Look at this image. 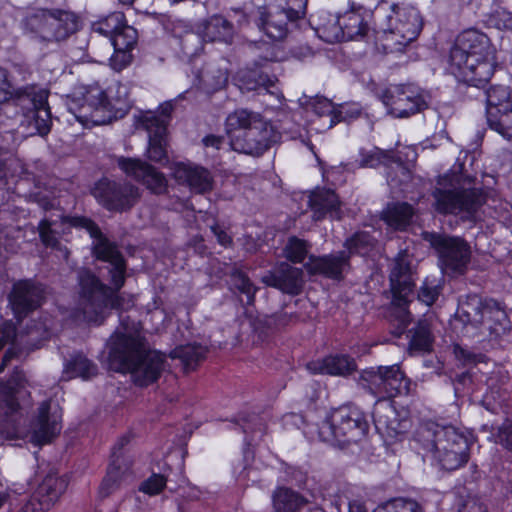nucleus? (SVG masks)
Listing matches in <instances>:
<instances>
[{"label":"nucleus","mask_w":512,"mask_h":512,"mask_svg":"<svg viewBox=\"0 0 512 512\" xmlns=\"http://www.w3.org/2000/svg\"><path fill=\"white\" fill-rule=\"evenodd\" d=\"M71 226L85 228L93 238V254L108 264L109 281L113 288L103 284L91 271L83 269L78 273L79 305L84 318L91 323L101 324L107 309H120L123 299L117 292L125 283L126 263L115 242L110 241L100 228L86 217L69 218Z\"/></svg>","instance_id":"f257e3e1"},{"label":"nucleus","mask_w":512,"mask_h":512,"mask_svg":"<svg viewBox=\"0 0 512 512\" xmlns=\"http://www.w3.org/2000/svg\"><path fill=\"white\" fill-rule=\"evenodd\" d=\"M107 347L109 369L130 373L137 386L156 382L164 369L165 355L150 350L146 339L134 328L122 325L111 335Z\"/></svg>","instance_id":"f03ea898"},{"label":"nucleus","mask_w":512,"mask_h":512,"mask_svg":"<svg viewBox=\"0 0 512 512\" xmlns=\"http://www.w3.org/2000/svg\"><path fill=\"white\" fill-rule=\"evenodd\" d=\"M448 62L458 81L484 88L495 72L496 49L485 33L469 28L456 37Z\"/></svg>","instance_id":"7ed1b4c3"},{"label":"nucleus","mask_w":512,"mask_h":512,"mask_svg":"<svg viewBox=\"0 0 512 512\" xmlns=\"http://www.w3.org/2000/svg\"><path fill=\"white\" fill-rule=\"evenodd\" d=\"M414 442L423 450V457L442 470H457L470 458L469 437L452 425L421 423L415 431Z\"/></svg>","instance_id":"20e7f679"},{"label":"nucleus","mask_w":512,"mask_h":512,"mask_svg":"<svg viewBox=\"0 0 512 512\" xmlns=\"http://www.w3.org/2000/svg\"><path fill=\"white\" fill-rule=\"evenodd\" d=\"M431 197V206L436 213L459 216L463 221H474L485 202L484 193L473 186L472 178L455 172L438 177Z\"/></svg>","instance_id":"39448f33"},{"label":"nucleus","mask_w":512,"mask_h":512,"mask_svg":"<svg viewBox=\"0 0 512 512\" xmlns=\"http://www.w3.org/2000/svg\"><path fill=\"white\" fill-rule=\"evenodd\" d=\"M457 323L469 337L483 336L497 339L509 329V320L500 304L493 299H482L480 296L468 295L460 301L456 317Z\"/></svg>","instance_id":"423d86ee"},{"label":"nucleus","mask_w":512,"mask_h":512,"mask_svg":"<svg viewBox=\"0 0 512 512\" xmlns=\"http://www.w3.org/2000/svg\"><path fill=\"white\" fill-rule=\"evenodd\" d=\"M311 434L334 446L345 447L361 441L369 430L366 414L356 405H342L333 409L317 425L309 427Z\"/></svg>","instance_id":"0eeeda50"},{"label":"nucleus","mask_w":512,"mask_h":512,"mask_svg":"<svg viewBox=\"0 0 512 512\" xmlns=\"http://www.w3.org/2000/svg\"><path fill=\"white\" fill-rule=\"evenodd\" d=\"M113 104L98 84L78 87L68 103L69 111L83 125H103L124 117L130 109L126 102Z\"/></svg>","instance_id":"6e6552de"},{"label":"nucleus","mask_w":512,"mask_h":512,"mask_svg":"<svg viewBox=\"0 0 512 512\" xmlns=\"http://www.w3.org/2000/svg\"><path fill=\"white\" fill-rule=\"evenodd\" d=\"M379 45L386 54L402 53L422 29L419 11L409 5L391 4L385 13V24Z\"/></svg>","instance_id":"1a4fd4ad"},{"label":"nucleus","mask_w":512,"mask_h":512,"mask_svg":"<svg viewBox=\"0 0 512 512\" xmlns=\"http://www.w3.org/2000/svg\"><path fill=\"white\" fill-rule=\"evenodd\" d=\"M22 22L25 31L45 42L65 40L78 29L76 15L61 9H33Z\"/></svg>","instance_id":"9d476101"},{"label":"nucleus","mask_w":512,"mask_h":512,"mask_svg":"<svg viewBox=\"0 0 512 512\" xmlns=\"http://www.w3.org/2000/svg\"><path fill=\"white\" fill-rule=\"evenodd\" d=\"M422 236L435 251L438 265L444 274L450 277L466 274L472 250L464 238L439 232H423Z\"/></svg>","instance_id":"9b49d317"},{"label":"nucleus","mask_w":512,"mask_h":512,"mask_svg":"<svg viewBox=\"0 0 512 512\" xmlns=\"http://www.w3.org/2000/svg\"><path fill=\"white\" fill-rule=\"evenodd\" d=\"M359 385L378 399L409 395L413 384L398 364L370 367L359 376Z\"/></svg>","instance_id":"f8f14e48"},{"label":"nucleus","mask_w":512,"mask_h":512,"mask_svg":"<svg viewBox=\"0 0 512 512\" xmlns=\"http://www.w3.org/2000/svg\"><path fill=\"white\" fill-rule=\"evenodd\" d=\"M92 195L107 210L122 213L131 210L139 202L141 190L127 181L103 178L93 187Z\"/></svg>","instance_id":"ddd939ff"},{"label":"nucleus","mask_w":512,"mask_h":512,"mask_svg":"<svg viewBox=\"0 0 512 512\" xmlns=\"http://www.w3.org/2000/svg\"><path fill=\"white\" fill-rule=\"evenodd\" d=\"M383 103L389 112L398 118L409 117L428 107L427 95L414 84L388 88L383 95Z\"/></svg>","instance_id":"4468645a"},{"label":"nucleus","mask_w":512,"mask_h":512,"mask_svg":"<svg viewBox=\"0 0 512 512\" xmlns=\"http://www.w3.org/2000/svg\"><path fill=\"white\" fill-rule=\"evenodd\" d=\"M137 128L148 133L146 154L149 160L165 165L168 163L167 120L153 112H141L136 117Z\"/></svg>","instance_id":"2eb2a0df"},{"label":"nucleus","mask_w":512,"mask_h":512,"mask_svg":"<svg viewBox=\"0 0 512 512\" xmlns=\"http://www.w3.org/2000/svg\"><path fill=\"white\" fill-rule=\"evenodd\" d=\"M278 137L273 126L262 117L244 133H238L230 146L234 151L259 156L276 143Z\"/></svg>","instance_id":"dca6fc26"},{"label":"nucleus","mask_w":512,"mask_h":512,"mask_svg":"<svg viewBox=\"0 0 512 512\" xmlns=\"http://www.w3.org/2000/svg\"><path fill=\"white\" fill-rule=\"evenodd\" d=\"M31 441L35 445H44L56 437L62 429V410L51 400L43 401L31 422Z\"/></svg>","instance_id":"f3484780"},{"label":"nucleus","mask_w":512,"mask_h":512,"mask_svg":"<svg viewBox=\"0 0 512 512\" xmlns=\"http://www.w3.org/2000/svg\"><path fill=\"white\" fill-rule=\"evenodd\" d=\"M411 262L410 255L406 251L399 252L390 273L393 302L399 307L407 305L413 294L415 280Z\"/></svg>","instance_id":"a211bd4d"},{"label":"nucleus","mask_w":512,"mask_h":512,"mask_svg":"<svg viewBox=\"0 0 512 512\" xmlns=\"http://www.w3.org/2000/svg\"><path fill=\"white\" fill-rule=\"evenodd\" d=\"M117 165L126 176L141 182L153 193L165 190L167 182L163 173L139 158L118 157Z\"/></svg>","instance_id":"6ab92c4d"},{"label":"nucleus","mask_w":512,"mask_h":512,"mask_svg":"<svg viewBox=\"0 0 512 512\" xmlns=\"http://www.w3.org/2000/svg\"><path fill=\"white\" fill-rule=\"evenodd\" d=\"M310 275H321L333 280H342L350 270L349 254L338 251L323 256L311 255L304 265Z\"/></svg>","instance_id":"aec40b11"},{"label":"nucleus","mask_w":512,"mask_h":512,"mask_svg":"<svg viewBox=\"0 0 512 512\" xmlns=\"http://www.w3.org/2000/svg\"><path fill=\"white\" fill-rule=\"evenodd\" d=\"M172 176L180 185L189 187L192 192L205 194L213 189L211 172L192 162H177L172 166Z\"/></svg>","instance_id":"412c9836"},{"label":"nucleus","mask_w":512,"mask_h":512,"mask_svg":"<svg viewBox=\"0 0 512 512\" xmlns=\"http://www.w3.org/2000/svg\"><path fill=\"white\" fill-rule=\"evenodd\" d=\"M44 298V290L31 281H20L14 284L9 301L18 320L37 309Z\"/></svg>","instance_id":"4be33fe9"},{"label":"nucleus","mask_w":512,"mask_h":512,"mask_svg":"<svg viewBox=\"0 0 512 512\" xmlns=\"http://www.w3.org/2000/svg\"><path fill=\"white\" fill-rule=\"evenodd\" d=\"M293 22L285 9L274 4L259 7L256 12L257 26L273 40L283 39L288 33L289 23Z\"/></svg>","instance_id":"5701e85b"},{"label":"nucleus","mask_w":512,"mask_h":512,"mask_svg":"<svg viewBox=\"0 0 512 512\" xmlns=\"http://www.w3.org/2000/svg\"><path fill=\"white\" fill-rule=\"evenodd\" d=\"M262 282L291 296L299 295L305 283L303 270L286 262L280 263L273 271L263 276Z\"/></svg>","instance_id":"b1692460"},{"label":"nucleus","mask_w":512,"mask_h":512,"mask_svg":"<svg viewBox=\"0 0 512 512\" xmlns=\"http://www.w3.org/2000/svg\"><path fill=\"white\" fill-rule=\"evenodd\" d=\"M26 394L21 381L14 378L0 386V434L7 432L6 426L16 421L21 410L19 399Z\"/></svg>","instance_id":"393cba45"},{"label":"nucleus","mask_w":512,"mask_h":512,"mask_svg":"<svg viewBox=\"0 0 512 512\" xmlns=\"http://www.w3.org/2000/svg\"><path fill=\"white\" fill-rule=\"evenodd\" d=\"M374 425L379 434L395 439L405 434L410 428V420L400 418L391 405L376 408L373 412Z\"/></svg>","instance_id":"a878e982"},{"label":"nucleus","mask_w":512,"mask_h":512,"mask_svg":"<svg viewBox=\"0 0 512 512\" xmlns=\"http://www.w3.org/2000/svg\"><path fill=\"white\" fill-rule=\"evenodd\" d=\"M277 81L275 76H269L265 71L258 68L241 69L235 76L236 85L243 93L255 91L276 94L271 89L275 88Z\"/></svg>","instance_id":"bb28decb"},{"label":"nucleus","mask_w":512,"mask_h":512,"mask_svg":"<svg viewBox=\"0 0 512 512\" xmlns=\"http://www.w3.org/2000/svg\"><path fill=\"white\" fill-rule=\"evenodd\" d=\"M306 368L312 374L345 377L352 374L357 365L355 360L347 355H330L323 359L308 362Z\"/></svg>","instance_id":"cd10ccee"},{"label":"nucleus","mask_w":512,"mask_h":512,"mask_svg":"<svg viewBox=\"0 0 512 512\" xmlns=\"http://www.w3.org/2000/svg\"><path fill=\"white\" fill-rule=\"evenodd\" d=\"M340 205L338 196L331 189H317L309 197V206L316 221L322 220L327 215L339 219Z\"/></svg>","instance_id":"c85d7f7f"},{"label":"nucleus","mask_w":512,"mask_h":512,"mask_svg":"<svg viewBox=\"0 0 512 512\" xmlns=\"http://www.w3.org/2000/svg\"><path fill=\"white\" fill-rule=\"evenodd\" d=\"M137 38L135 28H126L123 35L116 38L115 43L112 44L114 53L110 58V66L113 70L121 71L130 64L132 60L130 50L136 44Z\"/></svg>","instance_id":"c756f323"},{"label":"nucleus","mask_w":512,"mask_h":512,"mask_svg":"<svg viewBox=\"0 0 512 512\" xmlns=\"http://www.w3.org/2000/svg\"><path fill=\"white\" fill-rule=\"evenodd\" d=\"M66 482L54 473H49L33 492V496L48 511L66 489Z\"/></svg>","instance_id":"7c9ffc66"},{"label":"nucleus","mask_w":512,"mask_h":512,"mask_svg":"<svg viewBox=\"0 0 512 512\" xmlns=\"http://www.w3.org/2000/svg\"><path fill=\"white\" fill-rule=\"evenodd\" d=\"M262 116L259 113L248 109L239 108L229 113L225 121V131L231 145L235 141L238 133H244L253 124H255Z\"/></svg>","instance_id":"2f4dec72"},{"label":"nucleus","mask_w":512,"mask_h":512,"mask_svg":"<svg viewBox=\"0 0 512 512\" xmlns=\"http://www.w3.org/2000/svg\"><path fill=\"white\" fill-rule=\"evenodd\" d=\"M414 207L407 202L388 204L382 211V219L395 230H405L412 222Z\"/></svg>","instance_id":"473e14b6"},{"label":"nucleus","mask_w":512,"mask_h":512,"mask_svg":"<svg viewBox=\"0 0 512 512\" xmlns=\"http://www.w3.org/2000/svg\"><path fill=\"white\" fill-rule=\"evenodd\" d=\"M126 28L133 27L126 23L125 15L118 11L92 23V31L108 37L111 44L115 43L117 37L123 35Z\"/></svg>","instance_id":"72a5a7b5"},{"label":"nucleus","mask_w":512,"mask_h":512,"mask_svg":"<svg viewBox=\"0 0 512 512\" xmlns=\"http://www.w3.org/2000/svg\"><path fill=\"white\" fill-rule=\"evenodd\" d=\"M199 85L207 93L218 91L228 82V69L216 63L206 64L197 75Z\"/></svg>","instance_id":"f704fd0d"},{"label":"nucleus","mask_w":512,"mask_h":512,"mask_svg":"<svg viewBox=\"0 0 512 512\" xmlns=\"http://www.w3.org/2000/svg\"><path fill=\"white\" fill-rule=\"evenodd\" d=\"M204 41L230 42L234 34L233 25L222 16H212L201 25Z\"/></svg>","instance_id":"c9c22d12"},{"label":"nucleus","mask_w":512,"mask_h":512,"mask_svg":"<svg viewBox=\"0 0 512 512\" xmlns=\"http://www.w3.org/2000/svg\"><path fill=\"white\" fill-rule=\"evenodd\" d=\"M315 30L318 36L327 43L343 41L340 16L326 11L319 12Z\"/></svg>","instance_id":"e433bc0d"},{"label":"nucleus","mask_w":512,"mask_h":512,"mask_svg":"<svg viewBox=\"0 0 512 512\" xmlns=\"http://www.w3.org/2000/svg\"><path fill=\"white\" fill-rule=\"evenodd\" d=\"M272 502L275 512H300L307 505L303 496L285 487L273 493Z\"/></svg>","instance_id":"4c0bfd02"},{"label":"nucleus","mask_w":512,"mask_h":512,"mask_svg":"<svg viewBox=\"0 0 512 512\" xmlns=\"http://www.w3.org/2000/svg\"><path fill=\"white\" fill-rule=\"evenodd\" d=\"M340 25L343 31V41L363 37L368 31L367 22L354 7L340 16Z\"/></svg>","instance_id":"58836bf2"},{"label":"nucleus","mask_w":512,"mask_h":512,"mask_svg":"<svg viewBox=\"0 0 512 512\" xmlns=\"http://www.w3.org/2000/svg\"><path fill=\"white\" fill-rule=\"evenodd\" d=\"M34 111L30 125L34 127L36 133L40 136H46L51 130V112L47 104V95L44 92L39 94V98L33 100Z\"/></svg>","instance_id":"ea45409f"},{"label":"nucleus","mask_w":512,"mask_h":512,"mask_svg":"<svg viewBox=\"0 0 512 512\" xmlns=\"http://www.w3.org/2000/svg\"><path fill=\"white\" fill-rule=\"evenodd\" d=\"M489 127L512 143V106L501 110H492L487 116Z\"/></svg>","instance_id":"a19ab883"},{"label":"nucleus","mask_w":512,"mask_h":512,"mask_svg":"<svg viewBox=\"0 0 512 512\" xmlns=\"http://www.w3.org/2000/svg\"><path fill=\"white\" fill-rule=\"evenodd\" d=\"M207 348L200 344L180 345L170 353L172 358H178L182 361L185 369H194V367L205 358Z\"/></svg>","instance_id":"79ce46f5"},{"label":"nucleus","mask_w":512,"mask_h":512,"mask_svg":"<svg viewBox=\"0 0 512 512\" xmlns=\"http://www.w3.org/2000/svg\"><path fill=\"white\" fill-rule=\"evenodd\" d=\"M64 373L68 378L81 377L89 379L96 375L97 367L82 354H75L64 365Z\"/></svg>","instance_id":"37998d69"},{"label":"nucleus","mask_w":512,"mask_h":512,"mask_svg":"<svg viewBox=\"0 0 512 512\" xmlns=\"http://www.w3.org/2000/svg\"><path fill=\"white\" fill-rule=\"evenodd\" d=\"M127 467L115 464V460H112L108 466L107 474L104 477L99 493L102 497H107L114 491H116L121 484L124 482L127 476Z\"/></svg>","instance_id":"c03bdc74"},{"label":"nucleus","mask_w":512,"mask_h":512,"mask_svg":"<svg viewBox=\"0 0 512 512\" xmlns=\"http://www.w3.org/2000/svg\"><path fill=\"white\" fill-rule=\"evenodd\" d=\"M486 116L492 110L506 109L512 106V98L509 87L504 85L491 86L486 92Z\"/></svg>","instance_id":"a18cd8bd"},{"label":"nucleus","mask_w":512,"mask_h":512,"mask_svg":"<svg viewBox=\"0 0 512 512\" xmlns=\"http://www.w3.org/2000/svg\"><path fill=\"white\" fill-rule=\"evenodd\" d=\"M410 347L418 351H428L431 348L433 337L429 322L419 320L417 325L409 331Z\"/></svg>","instance_id":"49530a36"},{"label":"nucleus","mask_w":512,"mask_h":512,"mask_svg":"<svg viewBox=\"0 0 512 512\" xmlns=\"http://www.w3.org/2000/svg\"><path fill=\"white\" fill-rule=\"evenodd\" d=\"M373 244L374 239L368 232H356L346 239L344 247L350 259L354 254L365 255L373 247Z\"/></svg>","instance_id":"de8ad7c7"},{"label":"nucleus","mask_w":512,"mask_h":512,"mask_svg":"<svg viewBox=\"0 0 512 512\" xmlns=\"http://www.w3.org/2000/svg\"><path fill=\"white\" fill-rule=\"evenodd\" d=\"M309 245L295 236L289 237L283 249L284 256L293 263H302L308 254Z\"/></svg>","instance_id":"09e8293b"},{"label":"nucleus","mask_w":512,"mask_h":512,"mask_svg":"<svg viewBox=\"0 0 512 512\" xmlns=\"http://www.w3.org/2000/svg\"><path fill=\"white\" fill-rule=\"evenodd\" d=\"M362 113V107L360 104L352 102V103H344L335 106L334 115L330 122L327 124L328 128H332L339 122L342 121H351L358 118Z\"/></svg>","instance_id":"8fccbe9b"},{"label":"nucleus","mask_w":512,"mask_h":512,"mask_svg":"<svg viewBox=\"0 0 512 512\" xmlns=\"http://www.w3.org/2000/svg\"><path fill=\"white\" fill-rule=\"evenodd\" d=\"M442 291V285L436 278H426L417 294V299L427 306L433 305Z\"/></svg>","instance_id":"3c124183"},{"label":"nucleus","mask_w":512,"mask_h":512,"mask_svg":"<svg viewBox=\"0 0 512 512\" xmlns=\"http://www.w3.org/2000/svg\"><path fill=\"white\" fill-rule=\"evenodd\" d=\"M179 45L186 56H193L202 49L203 33L201 27L198 32L186 31L178 37Z\"/></svg>","instance_id":"603ef678"},{"label":"nucleus","mask_w":512,"mask_h":512,"mask_svg":"<svg viewBox=\"0 0 512 512\" xmlns=\"http://www.w3.org/2000/svg\"><path fill=\"white\" fill-rule=\"evenodd\" d=\"M47 510L31 494L24 495L9 501L7 512H46Z\"/></svg>","instance_id":"864d4df0"},{"label":"nucleus","mask_w":512,"mask_h":512,"mask_svg":"<svg viewBox=\"0 0 512 512\" xmlns=\"http://www.w3.org/2000/svg\"><path fill=\"white\" fill-rule=\"evenodd\" d=\"M232 284L243 294L247 296V304L251 305L254 302L255 293L257 288L252 284L250 279L242 271L235 269L231 275Z\"/></svg>","instance_id":"5fc2aeb1"},{"label":"nucleus","mask_w":512,"mask_h":512,"mask_svg":"<svg viewBox=\"0 0 512 512\" xmlns=\"http://www.w3.org/2000/svg\"><path fill=\"white\" fill-rule=\"evenodd\" d=\"M489 22L499 30H512V13L504 8H497L490 14Z\"/></svg>","instance_id":"6e6d98bb"},{"label":"nucleus","mask_w":512,"mask_h":512,"mask_svg":"<svg viewBox=\"0 0 512 512\" xmlns=\"http://www.w3.org/2000/svg\"><path fill=\"white\" fill-rule=\"evenodd\" d=\"M385 158H386V154L384 152H382L381 150H379L378 148H374L369 151L361 150L359 165H360V167L374 168V167H377L378 165L382 164L384 162Z\"/></svg>","instance_id":"4d7b16f0"},{"label":"nucleus","mask_w":512,"mask_h":512,"mask_svg":"<svg viewBox=\"0 0 512 512\" xmlns=\"http://www.w3.org/2000/svg\"><path fill=\"white\" fill-rule=\"evenodd\" d=\"M166 486V478L161 474H152L148 479L142 482L140 491L149 494L157 495Z\"/></svg>","instance_id":"13d9d810"},{"label":"nucleus","mask_w":512,"mask_h":512,"mask_svg":"<svg viewBox=\"0 0 512 512\" xmlns=\"http://www.w3.org/2000/svg\"><path fill=\"white\" fill-rule=\"evenodd\" d=\"M311 108L317 116H326L328 118V123L335 112V105L329 99L324 97H316L313 99L311 101Z\"/></svg>","instance_id":"bf43d9fd"},{"label":"nucleus","mask_w":512,"mask_h":512,"mask_svg":"<svg viewBox=\"0 0 512 512\" xmlns=\"http://www.w3.org/2000/svg\"><path fill=\"white\" fill-rule=\"evenodd\" d=\"M455 358L464 366L474 365L483 361L484 356L481 353H474L460 345H454Z\"/></svg>","instance_id":"052dcab7"},{"label":"nucleus","mask_w":512,"mask_h":512,"mask_svg":"<svg viewBox=\"0 0 512 512\" xmlns=\"http://www.w3.org/2000/svg\"><path fill=\"white\" fill-rule=\"evenodd\" d=\"M494 436L496 443H499L512 452V422L510 420H505L497 428V432Z\"/></svg>","instance_id":"680f3d73"},{"label":"nucleus","mask_w":512,"mask_h":512,"mask_svg":"<svg viewBox=\"0 0 512 512\" xmlns=\"http://www.w3.org/2000/svg\"><path fill=\"white\" fill-rule=\"evenodd\" d=\"M296 320L297 315L281 311L269 316L266 320V323L269 327H273L275 329H283L286 326L296 322Z\"/></svg>","instance_id":"e2e57ef3"},{"label":"nucleus","mask_w":512,"mask_h":512,"mask_svg":"<svg viewBox=\"0 0 512 512\" xmlns=\"http://www.w3.org/2000/svg\"><path fill=\"white\" fill-rule=\"evenodd\" d=\"M307 3L308 0H285V6L281 8L285 9L292 20L296 21L305 16Z\"/></svg>","instance_id":"0e129e2a"},{"label":"nucleus","mask_w":512,"mask_h":512,"mask_svg":"<svg viewBox=\"0 0 512 512\" xmlns=\"http://www.w3.org/2000/svg\"><path fill=\"white\" fill-rule=\"evenodd\" d=\"M38 230L41 241L45 246L52 248L57 247L59 241L55 236V232L51 229V223L47 219L40 221Z\"/></svg>","instance_id":"69168bd1"},{"label":"nucleus","mask_w":512,"mask_h":512,"mask_svg":"<svg viewBox=\"0 0 512 512\" xmlns=\"http://www.w3.org/2000/svg\"><path fill=\"white\" fill-rule=\"evenodd\" d=\"M14 86L10 80L8 71L0 67V104L7 102L13 97Z\"/></svg>","instance_id":"338daca9"},{"label":"nucleus","mask_w":512,"mask_h":512,"mask_svg":"<svg viewBox=\"0 0 512 512\" xmlns=\"http://www.w3.org/2000/svg\"><path fill=\"white\" fill-rule=\"evenodd\" d=\"M395 512H422L419 504L412 499L399 498L393 501Z\"/></svg>","instance_id":"774afa93"}]
</instances>
